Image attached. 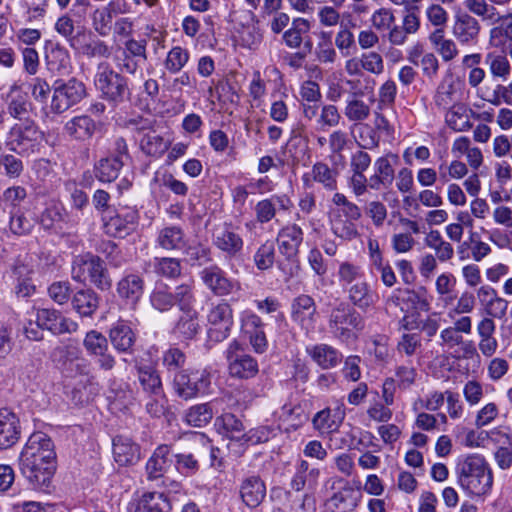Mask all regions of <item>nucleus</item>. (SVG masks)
Returning <instances> with one entry per match:
<instances>
[{"label":"nucleus","mask_w":512,"mask_h":512,"mask_svg":"<svg viewBox=\"0 0 512 512\" xmlns=\"http://www.w3.org/2000/svg\"><path fill=\"white\" fill-rule=\"evenodd\" d=\"M19 466L35 488L49 487L56 471V452L51 438L41 431L32 433L21 451Z\"/></svg>","instance_id":"f257e3e1"},{"label":"nucleus","mask_w":512,"mask_h":512,"mask_svg":"<svg viewBox=\"0 0 512 512\" xmlns=\"http://www.w3.org/2000/svg\"><path fill=\"white\" fill-rule=\"evenodd\" d=\"M459 485L473 496L489 493L493 484V476L485 459L479 455L468 456L459 465Z\"/></svg>","instance_id":"f03ea898"},{"label":"nucleus","mask_w":512,"mask_h":512,"mask_svg":"<svg viewBox=\"0 0 512 512\" xmlns=\"http://www.w3.org/2000/svg\"><path fill=\"white\" fill-rule=\"evenodd\" d=\"M329 328L335 338L350 342L357 338V332L364 328V318L348 305L341 304L331 311Z\"/></svg>","instance_id":"7ed1b4c3"},{"label":"nucleus","mask_w":512,"mask_h":512,"mask_svg":"<svg viewBox=\"0 0 512 512\" xmlns=\"http://www.w3.org/2000/svg\"><path fill=\"white\" fill-rule=\"evenodd\" d=\"M72 277L79 282L89 280L102 290L108 289L111 286V280L104 262L98 256L91 254L79 256L74 260Z\"/></svg>","instance_id":"20e7f679"},{"label":"nucleus","mask_w":512,"mask_h":512,"mask_svg":"<svg viewBox=\"0 0 512 512\" xmlns=\"http://www.w3.org/2000/svg\"><path fill=\"white\" fill-rule=\"evenodd\" d=\"M95 86L103 98L111 102H121L128 92L126 78L113 70L110 64L103 62L97 67Z\"/></svg>","instance_id":"39448f33"},{"label":"nucleus","mask_w":512,"mask_h":512,"mask_svg":"<svg viewBox=\"0 0 512 512\" xmlns=\"http://www.w3.org/2000/svg\"><path fill=\"white\" fill-rule=\"evenodd\" d=\"M210 385L209 374L205 371L181 370L174 376L173 388L175 393L184 400H189L204 394Z\"/></svg>","instance_id":"423d86ee"},{"label":"nucleus","mask_w":512,"mask_h":512,"mask_svg":"<svg viewBox=\"0 0 512 512\" xmlns=\"http://www.w3.org/2000/svg\"><path fill=\"white\" fill-rule=\"evenodd\" d=\"M43 139V134L33 122L15 124L8 135L7 143L18 154L34 152Z\"/></svg>","instance_id":"0eeeda50"},{"label":"nucleus","mask_w":512,"mask_h":512,"mask_svg":"<svg viewBox=\"0 0 512 512\" xmlns=\"http://www.w3.org/2000/svg\"><path fill=\"white\" fill-rule=\"evenodd\" d=\"M241 350L238 341L234 340L229 344L226 350L229 373L240 379L253 378L258 373V363L252 356L240 353Z\"/></svg>","instance_id":"6e6552de"},{"label":"nucleus","mask_w":512,"mask_h":512,"mask_svg":"<svg viewBox=\"0 0 512 512\" xmlns=\"http://www.w3.org/2000/svg\"><path fill=\"white\" fill-rule=\"evenodd\" d=\"M84 96V84L74 78L70 79L55 86L50 108L55 113H63L78 103Z\"/></svg>","instance_id":"1a4fd4ad"},{"label":"nucleus","mask_w":512,"mask_h":512,"mask_svg":"<svg viewBox=\"0 0 512 512\" xmlns=\"http://www.w3.org/2000/svg\"><path fill=\"white\" fill-rule=\"evenodd\" d=\"M480 31V22L473 15L461 13L455 16L452 34L460 44H476Z\"/></svg>","instance_id":"9d476101"},{"label":"nucleus","mask_w":512,"mask_h":512,"mask_svg":"<svg viewBox=\"0 0 512 512\" xmlns=\"http://www.w3.org/2000/svg\"><path fill=\"white\" fill-rule=\"evenodd\" d=\"M38 326L51 331L53 334L73 333L78 324L54 309H39L36 314Z\"/></svg>","instance_id":"9b49d317"},{"label":"nucleus","mask_w":512,"mask_h":512,"mask_svg":"<svg viewBox=\"0 0 512 512\" xmlns=\"http://www.w3.org/2000/svg\"><path fill=\"white\" fill-rule=\"evenodd\" d=\"M201 279L206 287L216 296H226L234 291L237 285L228 279L217 266L207 267L201 272Z\"/></svg>","instance_id":"f8f14e48"},{"label":"nucleus","mask_w":512,"mask_h":512,"mask_svg":"<svg viewBox=\"0 0 512 512\" xmlns=\"http://www.w3.org/2000/svg\"><path fill=\"white\" fill-rule=\"evenodd\" d=\"M20 433L17 415L7 408L0 409V449L13 446L19 440Z\"/></svg>","instance_id":"ddd939ff"},{"label":"nucleus","mask_w":512,"mask_h":512,"mask_svg":"<svg viewBox=\"0 0 512 512\" xmlns=\"http://www.w3.org/2000/svg\"><path fill=\"white\" fill-rule=\"evenodd\" d=\"M292 319L301 325L302 328L310 330L314 327L316 305L309 295H299L292 302Z\"/></svg>","instance_id":"4468645a"},{"label":"nucleus","mask_w":512,"mask_h":512,"mask_svg":"<svg viewBox=\"0 0 512 512\" xmlns=\"http://www.w3.org/2000/svg\"><path fill=\"white\" fill-rule=\"evenodd\" d=\"M140 447L131 439L117 436L113 440L114 460L120 466L134 465L140 460Z\"/></svg>","instance_id":"2eb2a0df"},{"label":"nucleus","mask_w":512,"mask_h":512,"mask_svg":"<svg viewBox=\"0 0 512 512\" xmlns=\"http://www.w3.org/2000/svg\"><path fill=\"white\" fill-rule=\"evenodd\" d=\"M277 241L283 255L294 257L303 241V231L296 224H288L279 231Z\"/></svg>","instance_id":"dca6fc26"},{"label":"nucleus","mask_w":512,"mask_h":512,"mask_svg":"<svg viewBox=\"0 0 512 512\" xmlns=\"http://www.w3.org/2000/svg\"><path fill=\"white\" fill-rule=\"evenodd\" d=\"M137 218V213L135 211L128 212L125 215L116 214L108 219L105 217V232L112 237L123 238L134 231L136 228Z\"/></svg>","instance_id":"f3484780"},{"label":"nucleus","mask_w":512,"mask_h":512,"mask_svg":"<svg viewBox=\"0 0 512 512\" xmlns=\"http://www.w3.org/2000/svg\"><path fill=\"white\" fill-rule=\"evenodd\" d=\"M172 464L171 449L168 445H159L146 464L149 480L161 478Z\"/></svg>","instance_id":"a211bd4d"},{"label":"nucleus","mask_w":512,"mask_h":512,"mask_svg":"<svg viewBox=\"0 0 512 512\" xmlns=\"http://www.w3.org/2000/svg\"><path fill=\"white\" fill-rule=\"evenodd\" d=\"M358 502V494L346 483L328 499L327 506L333 512H352L358 506Z\"/></svg>","instance_id":"6ab92c4d"},{"label":"nucleus","mask_w":512,"mask_h":512,"mask_svg":"<svg viewBox=\"0 0 512 512\" xmlns=\"http://www.w3.org/2000/svg\"><path fill=\"white\" fill-rule=\"evenodd\" d=\"M214 244L221 251L230 256L239 253L243 248V240L231 226H223L214 233Z\"/></svg>","instance_id":"aec40b11"},{"label":"nucleus","mask_w":512,"mask_h":512,"mask_svg":"<svg viewBox=\"0 0 512 512\" xmlns=\"http://www.w3.org/2000/svg\"><path fill=\"white\" fill-rule=\"evenodd\" d=\"M428 40L443 62H451L459 55L456 41L446 38L445 30L435 29L429 34Z\"/></svg>","instance_id":"412c9836"},{"label":"nucleus","mask_w":512,"mask_h":512,"mask_svg":"<svg viewBox=\"0 0 512 512\" xmlns=\"http://www.w3.org/2000/svg\"><path fill=\"white\" fill-rule=\"evenodd\" d=\"M242 501L250 508L260 505L266 495V487L257 476L246 478L240 486Z\"/></svg>","instance_id":"4be33fe9"},{"label":"nucleus","mask_w":512,"mask_h":512,"mask_svg":"<svg viewBox=\"0 0 512 512\" xmlns=\"http://www.w3.org/2000/svg\"><path fill=\"white\" fill-rule=\"evenodd\" d=\"M320 476V470L311 467L306 460H300L295 467V474L291 480V487L296 491H301L305 487L310 489L317 485Z\"/></svg>","instance_id":"5701e85b"},{"label":"nucleus","mask_w":512,"mask_h":512,"mask_svg":"<svg viewBox=\"0 0 512 512\" xmlns=\"http://www.w3.org/2000/svg\"><path fill=\"white\" fill-rule=\"evenodd\" d=\"M308 355L322 369L336 367L342 359V354L328 344H317L307 348Z\"/></svg>","instance_id":"b1692460"},{"label":"nucleus","mask_w":512,"mask_h":512,"mask_svg":"<svg viewBox=\"0 0 512 512\" xmlns=\"http://www.w3.org/2000/svg\"><path fill=\"white\" fill-rule=\"evenodd\" d=\"M347 292L348 299L361 310L372 307L378 298L370 285L364 280L357 281L349 286Z\"/></svg>","instance_id":"393cba45"},{"label":"nucleus","mask_w":512,"mask_h":512,"mask_svg":"<svg viewBox=\"0 0 512 512\" xmlns=\"http://www.w3.org/2000/svg\"><path fill=\"white\" fill-rule=\"evenodd\" d=\"M144 281L135 274H130L122 278L117 285L119 296L128 304L135 305L143 294Z\"/></svg>","instance_id":"a878e982"},{"label":"nucleus","mask_w":512,"mask_h":512,"mask_svg":"<svg viewBox=\"0 0 512 512\" xmlns=\"http://www.w3.org/2000/svg\"><path fill=\"white\" fill-rule=\"evenodd\" d=\"M263 323L259 316L248 314L243 319V328L245 333L249 334L252 347L257 353H262L267 347L265 333L261 329Z\"/></svg>","instance_id":"bb28decb"},{"label":"nucleus","mask_w":512,"mask_h":512,"mask_svg":"<svg viewBox=\"0 0 512 512\" xmlns=\"http://www.w3.org/2000/svg\"><path fill=\"white\" fill-rule=\"evenodd\" d=\"M424 244L434 251L439 262H448L454 257L453 245L446 241L438 230H431L424 238Z\"/></svg>","instance_id":"cd10ccee"},{"label":"nucleus","mask_w":512,"mask_h":512,"mask_svg":"<svg viewBox=\"0 0 512 512\" xmlns=\"http://www.w3.org/2000/svg\"><path fill=\"white\" fill-rule=\"evenodd\" d=\"M167 497L159 492H146L136 502L134 512H170Z\"/></svg>","instance_id":"c85d7f7f"},{"label":"nucleus","mask_w":512,"mask_h":512,"mask_svg":"<svg viewBox=\"0 0 512 512\" xmlns=\"http://www.w3.org/2000/svg\"><path fill=\"white\" fill-rule=\"evenodd\" d=\"M9 230L16 236L29 235L36 224L35 219L23 208L9 210Z\"/></svg>","instance_id":"c756f323"},{"label":"nucleus","mask_w":512,"mask_h":512,"mask_svg":"<svg viewBox=\"0 0 512 512\" xmlns=\"http://www.w3.org/2000/svg\"><path fill=\"white\" fill-rule=\"evenodd\" d=\"M198 313L195 310L182 311L173 328V333L184 340L193 339L199 332Z\"/></svg>","instance_id":"7c9ffc66"},{"label":"nucleus","mask_w":512,"mask_h":512,"mask_svg":"<svg viewBox=\"0 0 512 512\" xmlns=\"http://www.w3.org/2000/svg\"><path fill=\"white\" fill-rule=\"evenodd\" d=\"M157 243L164 250H181L186 247L183 230L178 226H168L158 233Z\"/></svg>","instance_id":"2f4dec72"},{"label":"nucleus","mask_w":512,"mask_h":512,"mask_svg":"<svg viewBox=\"0 0 512 512\" xmlns=\"http://www.w3.org/2000/svg\"><path fill=\"white\" fill-rule=\"evenodd\" d=\"M109 337L114 348L120 352L129 351L135 342V334L132 329L122 321L117 322L110 329Z\"/></svg>","instance_id":"473e14b6"},{"label":"nucleus","mask_w":512,"mask_h":512,"mask_svg":"<svg viewBox=\"0 0 512 512\" xmlns=\"http://www.w3.org/2000/svg\"><path fill=\"white\" fill-rule=\"evenodd\" d=\"M64 129L69 136L77 140H86L93 135L96 125L89 116L82 115L69 120Z\"/></svg>","instance_id":"72a5a7b5"},{"label":"nucleus","mask_w":512,"mask_h":512,"mask_svg":"<svg viewBox=\"0 0 512 512\" xmlns=\"http://www.w3.org/2000/svg\"><path fill=\"white\" fill-rule=\"evenodd\" d=\"M46 62L51 72L60 75L69 73L71 69L69 52L60 45H55L47 52Z\"/></svg>","instance_id":"f704fd0d"},{"label":"nucleus","mask_w":512,"mask_h":512,"mask_svg":"<svg viewBox=\"0 0 512 512\" xmlns=\"http://www.w3.org/2000/svg\"><path fill=\"white\" fill-rule=\"evenodd\" d=\"M459 83L460 80L454 78L453 74L444 76L434 96L435 104L438 107L447 108L455 100L457 84Z\"/></svg>","instance_id":"c9c22d12"},{"label":"nucleus","mask_w":512,"mask_h":512,"mask_svg":"<svg viewBox=\"0 0 512 512\" xmlns=\"http://www.w3.org/2000/svg\"><path fill=\"white\" fill-rule=\"evenodd\" d=\"M72 306L82 316H91L99 306L97 294L91 289H81L72 298Z\"/></svg>","instance_id":"e433bc0d"},{"label":"nucleus","mask_w":512,"mask_h":512,"mask_svg":"<svg viewBox=\"0 0 512 512\" xmlns=\"http://www.w3.org/2000/svg\"><path fill=\"white\" fill-rule=\"evenodd\" d=\"M371 103H366L361 98L351 97L346 101L343 113L344 116L354 124L362 123L371 115Z\"/></svg>","instance_id":"4c0bfd02"},{"label":"nucleus","mask_w":512,"mask_h":512,"mask_svg":"<svg viewBox=\"0 0 512 512\" xmlns=\"http://www.w3.org/2000/svg\"><path fill=\"white\" fill-rule=\"evenodd\" d=\"M344 418L341 411L331 414L330 409H324L318 412L313 418V426L320 433H332L338 430Z\"/></svg>","instance_id":"58836bf2"},{"label":"nucleus","mask_w":512,"mask_h":512,"mask_svg":"<svg viewBox=\"0 0 512 512\" xmlns=\"http://www.w3.org/2000/svg\"><path fill=\"white\" fill-rule=\"evenodd\" d=\"M485 63L488 65L490 75L494 78L507 80L511 74V64L504 54L489 52L486 54Z\"/></svg>","instance_id":"ea45409f"},{"label":"nucleus","mask_w":512,"mask_h":512,"mask_svg":"<svg viewBox=\"0 0 512 512\" xmlns=\"http://www.w3.org/2000/svg\"><path fill=\"white\" fill-rule=\"evenodd\" d=\"M169 145L170 141L164 139L155 131L146 133L140 141L142 151L154 157L161 156L168 149Z\"/></svg>","instance_id":"a19ab883"},{"label":"nucleus","mask_w":512,"mask_h":512,"mask_svg":"<svg viewBox=\"0 0 512 512\" xmlns=\"http://www.w3.org/2000/svg\"><path fill=\"white\" fill-rule=\"evenodd\" d=\"M310 30V23L304 18L294 19L292 26L284 32L283 40L285 44L292 49L299 48L303 42V34Z\"/></svg>","instance_id":"79ce46f5"},{"label":"nucleus","mask_w":512,"mask_h":512,"mask_svg":"<svg viewBox=\"0 0 512 512\" xmlns=\"http://www.w3.org/2000/svg\"><path fill=\"white\" fill-rule=\"evenodd\" d=\"M351 132L359 147L363 149H374L379 146V136L373 127L368 124H354Z\"/></svg>","instance_id":"37998d69"},{"label":"nucleus","mask_w":512,"mask_h":512,"mask_svg":"<svg viewBox=\"0 0 512 512\" xmlns=\"http://www.w3.org/2000/svg\"><path fill=\"white\" fill-rule=\"evenodd\" d=\"M138 378L146 392L154 396L163 394L161 379L154 368L150 366L139 367Z\"/></svg>","instance_id":"c03bdc74"},{"label":"nucleus","mask_w":512,"mask_h":512,"mask_svg":"<svg viewBox=\"0 0 512 512\" xmlns=\"http://www.w3.org/2000/svg\"><path fill=\"white\" fill-rule=\"evenodd\" d=\"M345 84L351 97H364L373 93L376 81L367 74L346 79Z\"/></svg>","instance_id":"a18cd8bd"},{"label":"nucleus","mask_w":512,"mask_h":512,"mask_svg":"<svg viewBox=\"0 0 512 512\" xmlns=\"http://www.w3.org/2000/svg\"><path fill=\"white\" fill-rule=\"evenodd\" d=\"M217 425L225 435L233 440H242L245 434L244 426L240 419L232 413H225L216 420Z\"/></svg>","instance_id":"49530a36"},{"label":"nucleus","mask_w":512,"mask_h":512,"mask_svg":"<svg viewBox=\"0 0 512 512\" xmlns=\"http://www.w3.org/2000/svg\"><path fill=\"white\" fill-rule=\"evenodd\" d=\"M311 175L316 182L322 184L326 189L335 190L337 188L338 172L336 168L331 169L327 164L317 162L312 167Z\"/></svg>","instance_id":"de8ad7c7"},{"label":"nucleus","mask_w":512,"mask_h":512,"mask_svg":"<svg viewBox=\"0 0 512 512\" xmlns=\"http://www.w3.org/2000/svg\"><path fill=\"white\" fill-rule=\"evenodd\" d=\"M464 6L471 14L483 20L495 21L500 19L496 7L488 0H465Z\"/></svg>","instance_id":"09e8293b"},{"label":"nucleus","mask_w":512,"mask_h":512,"mask_svg":"<svg viewBox=\"0 0 512 512\" xmlns=\"http://www.w3.org/2000/svg\"><path fill=\"white\" fill-rule=\"evenodd\" d=\"M207 320L212 326H221L222 328L231 327L233 324V315L230 305L221 302L213 306L207 315Z\"/></svg>","instance_id":"8fccbe9b"},{"label":"nucleus","mask_w":512,"mask_h":512,"mask_svg":"<svg viewBox=\"0 0 512 512\" xmlns=\"http://www.w3.org/2000/svg\"><path fill=\"white\" fill-rule=\"evenodd\" d=\"M123 167L120 160L106 157L101 159L95 167V175L102 182H112L118 177L120 169Z\"/></svg>","instance_id":"3c124183"},{"label":"nucleus","mask_w":512,"mask_h":512,"mask_svg":"<svg viewBox=\"0 0 512 512\" xmlns=\"http://www.w3.org/2000/svg\"><path fill=\"white\" fill-rule=\"evenodd\" d=\"M213 418V411L209 404L192 406L186 413V422L194 427H202Z\"/></svg>","instance_id":"603ef678"},{"label":"nucleus","mask_w":512,"mask_h":512,"mask_svg":"<svg viewBox=\"0 0 512 512\" xmlns=\"http://www.w3.org/2000/svg\"><path fill=\"white\" fill-rule=\"evenodd\" d=\"M445 119L447 125L458 132L467 131L472 126L461 105L452 106L446 113Z\"/></svg>","instance_id":"864d4df0"},{"label":"nucleus","mask_w":512,"mask_h":512,"mask_svg":"<svg viewBox=\"0 0 512 512\" xmlns=\"http://www.w3.org/2000/svg\"><path fill=\"white\" fill-rule=\"evenodd\" d=\"M188 60L189 52L180 46H176L168 52L164 65L169 72L177 73L186 65Z\"/></svg>","instance_id":"5fc2aeb1"},{"label":"nucleus","mask_w":512,"mask_h":512,"mask_svg":"<svg viewBox=\"0 0 512 512\" xmlns=\"http://www.w3.org/2000/svg\"><path fill=\"white\" fill-rule=\"evenodd\" d=\"M275 261V246L272 241H266L256 251L254 263L259 270L271 268Z\"/></svg>","instance_id":"6e6d98bb"},{"label":"nucleus","mask_w":512,"mask_h":512,"mask_svg":"<svg viewBox=\"0 0 512 512\" xmlns=\"http://www.w3.org/2000/svg\"><path fill=\"white\" fill-rule=\"evenodd\" d=\"M95 393L96 386L90 378L84 377L73 387L71 398L76 404H83L88 402Z\"/></svg>","instance_id":"4d7b16f0"},{"label":"nucleus","mask_w":512,"mask_h":512,"mask_svg":"<svg viewBox=\"0 0 512 512\" xmlns=\"http://www.w3.org/2000/svg\"><path fill=\"white\" fill-rule=\"evenodd\" d=\"M338 278L343 286H351L357 281L362 280L363 273L360 266L346 261L339 266Z\"/></svg>","instance_id":"13d9d810"},{"label":"nucleus","mask_w":512,"mask_h":512,"mask_svg":"<svg viewBox=\"0 0 512 512\" xmlns=\"http://www.w3.org/2000/svg\"><path fill=\"white\" fill-rule=\"evenodd\" d=\"M347 141L348 140L346 133L341 130H336L330 134L329 146L331 152L333 153V155L331 156V160L334 166L343 163V156L341 152L345 148Z\"/></svg>","instance_id":"bf43d9fd"},{"label":"nucleus","mask_w":512,"mask_h":512,"mask_svg":"<svg viewBox=\"0 0 512 512\" xmlns=\"http://www.w3.org/2000/svg\"><path fill=\"white\" fill-rule=\"evenodd\" d=\"M116 61L121 72L132 75L139 80H143V66L145 65L146 61L125 57L123 55L118 56Z\"/></svg>","instance_id":"052dcab7"},{"label":"nucleus","mask_w":512,"mask_h":512,"mask_svg":"<svg viewBox=\"0 0 512 512\" xmlns=\"http://www.w3.org/2000/svg\"><path fill=\"white\" fill-rule=\"evenodd\" d=\"M30 102L28 101L27 95L19 93L15 97H12L8 102L7 110L11 117L22 120L25 119L29 113Z\"/></svg>","instance_id":"680f3d73"},{"label":"nucleus","mask_w":512,"mask_h":512,"mask_svg":"<svg viewBox=\"0 0 512 512\" xmlns=\"http://www.w3.org/2000/svg\"><path fill=\"white\" fill-rule=\"evenodd\" d=\"M425 15L428 22L436 27V29L444 30L448 23V12L444 9L441 3H433L429 5L425 10Z\"/></svg>","instance_id":"e2e57ef3"},{"label":"nucleus","mask_w":512,"mask_h":512,"mask_svg":"<svg viewBox=\"0 0 512 512\" xmlns=\"http://www.w3.org/2000/svg\"><path fill=\"white\" fill-rule=\"evenodd\" d=\"M113 16L106 6L96 9L92 14V23L95 31L101 36H106L112 24Z\"/></svg>","instance_id":"0e129e2a"},{"label":"nucleus","mask_w":512,"mask_h":512,"mask_svg":"<svg viewBox=\"0 0 512 512\" xmlns=\"http://www.w3.org/2000/svg\"><path fill=\"white\" fill-rule=\"evenodd\" d=\"M152 306L160 312L170 310L175 305L173 293L164 288L155 289L150 297Z\"/></svg>","instance_id":"69168bd1"},{"label":"nucleus","mask_w":512,"mask_h":512,"mask_svg":"<svg viewBox=\"0 0 512 512\" xmlns=\"http://www.w3.org/2000/svg\"><path fill=\"white\" fill-rule=\"evenodd\" d=\"M362 62L360 66L363 71L374 75H380L384 71V60L381 54L375 51L361 54Z\"/></svg>","instance_id":"338daca9"},{"label":"nucleus","mask_w":512,"mask_h":512,"mask_svg":"<svg viewBox=\"0 0 512 512\" xmlns=\"http://www.w3.org/2000/svg\"><path fill=\"white\" fill-rule=\"evenodd\" d=\"M84 346L90 353L98 356L106 352L108 343L104 335L92 330L86 334Z\"/></svg>","instance_id":"774afa93"}]
</instances>
